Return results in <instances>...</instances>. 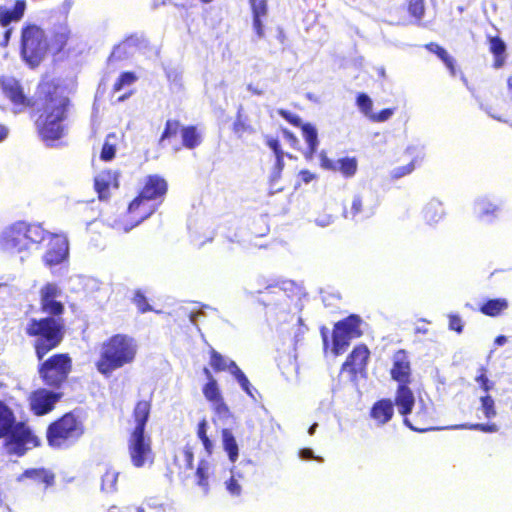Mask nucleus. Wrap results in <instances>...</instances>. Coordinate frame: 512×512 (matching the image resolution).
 I'll return each instance as SVG.
<instances>
[{
	"label": "nucleus",
	"mask_w": 512,
	"mask_h": 512,
	"mask_svg": "<svg viewBox=\"0 0 512 512\" xmlns=\"http://www.w3.org/2000/svg\"><path fill=\"white\" fill-rule=\"evenodd\" d=\"M66 90V86L55 78L42 79L37 85L39 106L35 110V127L39 138L48 146H52L65 134L63 122L72 105Z\"/></svg>",
	"instance_id": "obj_1"
},
{
	"label": "nucleus",
	"mask_w": 512,
	"mask_h": 512,
	"mask_svg": "<svg viewBox=\"0 0 512 512\" xmlns=\"http://www.w3.org/2000/svg\"><path fill=\"white\" fill-rule=\"evenodd\" d=\"M152 409V398L138 400L132 411L133 427L128 432L127 448L132 465L135 468L152 466L155 453L152 448L151 436L146 433Z\"/></svg>",
	"instance_id": "obj_2"
},
{
	"label": "nucleus",
	"mask_w": 512,
	"mask_h": 512,
	"mask_svg": "<svg viewBox=\"0 0 512 512\" xmlns=\"http://www.w3.org/2000/svg\"><path fill=\"white\" fill-rule=\"evenodd\" d=\"M0 439L8 455L24 456L40 445L39 438L24 422H17L14 412L0 400Z\"/></svg>",
	"instance_id": "obj_3"
},
{
	"label": "nucleus",
	"mask_w": 512,
	"mask_h": 512,
	"mask_svg": "<svg viewBox=\"0 0 512 512\" xmlns=\"http://www.w3.org/2000/svg\"><path fill=\"white\" fill-rule=\"evenodd\" d=\"M24 331L32 341L36 359L41 361L63 342L66 322L58 318L32 317L27 321Z\"/></svg>",
	"instance_id": "obj_4"
},
{
	"label": "nucleus",
	"mask_w": 512,
	"mask_h": 512,
	"mask_svg": "<svg viewBox=\"0 0 512 512\" xmlns=\"http://www.w3.org/2000/svg\"><path fill=\"white\" fill-rule=\"evenodd\" d=\"M135 340L126 334H115L101 344L95 367L104 377L134 362L137 355Z\"/></svg>",
	"instance_id": "obj_5"
},
{
	"label": "nucleus",
	"mask_w": 512,
	"mask_h": 512,
	"mask_svg": "<svg viewBox=\"0 0 512 512\" xmlns=\"http://www.w3.org/2000/svg\"><path fill=\"white\" fill-rule=\"evenodd\" d=\"M390 379L396 382L395 405L401 416L411 414L415 406V395L411 388L414 382L410 354L405 349L396 350L391 357Z\"/></svg>",
	"instance_id": "obj_6"
},
{
	"label": "nucleus",
	"mask_w": 512,
	"mask_h": 512,
	"mask_svg": "<svg viewBox=\"0 0 512 512\" xmlns=\"http://www.w3.org/2000/svg\"><path fill=\"white\" fill-rule=\"evenodd\" d=\"M50 50L46 31L34 22H25L20 29L19 53L32 69L38 67Z\"/></svg>",
	"instance_id": "obj_7"
},
{
	"label": "nucleus",
	"mask_w": 512,
	"mask_h": 512,
	"mask_svg": "<svg viewBox=\"0 0 512 512\" xmlns=\"http://www.w3.org/2000/svg\"><path fill=\"white\" fill-rule=\"evenodd\" d=\"M85 433V425L74 412L64 413L52 421L46 429V440L52 449L72 447Z\"/></svg>",
	"instance_id": "obj_8"
},
{
	"label": "nucleus",
	"mask_w": 512,
	"mask_h": 512,
	"mask_svg": "<svg viewBox=\"0 0 512 512\" xmlns=\"http://www.w3.org/2000/svg\"><path fill=\"white\" fill-rule=\"evenodd\" d=\"M73 361L68 353H55L39 361L37 372L42 383L52 390H60L72 372Z\"/></svg>",
	"instance_id": "obj_9"
},
{
	"label": "nucleus",
	"mask_w": 512,
	"mask_h": 512,
	"mask_svg": "<svg viewBox=\"0 0 512 512\" xmlns=\"http://www.w3.org/2000/svg\"><path fill=\"white\" fill-rule=\"evenodd\" d=\"M178 134L181 136V145L174 146V152H178L182 148L194 150L198 148L203 142V135L198 126H183L178 119H168L165 122L164 129L158 140V144L164 145L166 142H170L171 139L175 138Z\"/></svg>",
	"instance_id": "obj_10"
},
{
	"label": "nucleus",
	"mask_w": 512,
	"mask_h": 512,
	"mask_svg": "<svg viewBox=\"0 0 512 512\" xmlns=\"http://www.w3.org/2000/svg\"><path fill=\"white\" fill-rule=\"evenodd\" d=\"M361 324L362 319L357 314H350L334 324L332 331V352L334 355L338 356L344 353L351 340L363 335Z\"/></svg>",
	"instance_id": "obj_11"
},
{
	"label": "nucleus",
	"mask_w": 512,
	"mask_h": 512,
	"mask_svg": "<svg viewBox=\"0 0 512 512\" xmlns=\"http://www.w3.org/2000/svg\"><path fill=\"white\" fill-rule=\"evenodd\" d=\"M149 202V200L141 197L138 193L129 203L125 215L117 220L116 225L126 232L138 226L154 212V209L149 205Z\"/></svg>",
	"instance_id": "obj_12"
},
{
	"label": "nucleus",
	"mask_w": 512,
	"mask_h": 512,
	"mask_svg": "<svg viewBox=\"0 0 512 512\" xmlns=\"http://www.w3.org/2000/svg\"><path fill=\"white\" fill-rule=\"evenodd\" d=\"M370 358V350L364 343L354 346L341 366L342 372H347L351 381H357L359 377H365Z\"/></svg>",
	"instance_id": "obj_13"
},
{
	"label": "nucleus",
	"mask_w": 512,
	"mask_h": 512,
	"mask_svg": "<svg viewBox=\"0 0 512 512\" xmlns=\"http://www.w3.org/2000/svg\"><path fill=\"white\" fill-rule=\"evenodd\" d=\"M61 290L56 283H45L39 290L40 310L46 314L45 317L63 319L65 312L64 304L57 300Z\"/></svg>",
	"instance_id": "obj_14"
},
{
	"label": "nucleus",
	"mask_w": 512,
	"mask_h": 512,
	"mask_svg": "<svg viewBox=\"0 0 512 512\" xmlns=\"http://www.w3.org/2000/svg\"><path fill=\"white\" fill-rule=\"evenodd\" d=\"M63 393L50 388H38L29 396V406L32 413L36 416H43L55 408L57 402L61 400Z\"/></svg>",
	"instance_id": "obj_15"
},
{
	"label": "nucleus",
	"mask_w": 512,
	"mask_h": 512,
	"mask_svg": "<svg viewBox=\"0 0 512 512\" xmlns=\"http://www.w3.org/2000/svg\"><path fill=\"white\" fill-rule=\"evenodd\" d=\"M210 366L214 372L229 371L234 378L238 381L241 388L251 397H253L252 386L244 374V372L238 367L235 361L227 362L226 359L214 348H210Z\"/></svg>",
	"instance_id": "obj_16"
},
{
	"label": "nucleus",
	"mask_w": 512,
	"mask_h": 512,
	"mask_svg": "<svg viewBox=\"0 0 512 512\" xmlns=\"http://www.w3.org/2000/svg\"><path fill=\"white\" fill-rule=\"evenodd\" d=\"M26 222L18 221L7 227L0 238L2 247L6 250L21 252L27 249Z\"/></svg>",
	"instance_id": "obj_17"
},
{
	"label": "nucleus",
	"mask_w": 512,
	"mask_h": 512,
	"mask_svg": "<svg viewBox=\"0 0 512 512\" xmlns=\"http://www.w3.org/2000/svg\"><path fill=\"white\" fill-rule=\"evenodd\" d=\"M68 240L62 234H48L47 250L43 256L45 265L52 267L62 263L68 256Z\"/></svg>",
	"instance_id": "obj_18"
},
{
	"label": "nucleus",
	"mask_w": 512,
	"mask_h": 512,
	"mask_svg": "<svg viewBox=\"0 0 512 512\" xmlns=\"http://www.w3.org/2000/svg\"><path fill=\"white\" fill-rule=\"evenodd\" d=\"M203 374L207 378L206 384L202 387V393L207 401H209L213 410L219 415H226L229 413V408L224 401L222 393L219 389L216 379L213 377L209 368H203Z\"/></svg>",
	"instance_id": "obj_19"
},
{
	"label": "nucleus",
	"mask_w": 512,
	"mask_h": 512,
	"mask_svg": "<svg viewBox=\"0 0 512 512\" xmlns=\"http://www.w3.org/2000/svg\"><path fill=\"white\" fill-rule=\"evenodd\" d=\"M120 171L104 169L94 177V190L100 201H107L111 197V191L120 187Z\"/></svg>",
	"instance_id": "obj_20"
},
{
	"label": "nucleus",
	"mask_w": 512,
	"mask_h": 512,
	"mask_svg": "<svg viewBox=\"0 0 512 512\" xmlns=\"http://www.w3.org/2000/svg\"><path fill=\"white\" fill-rule=\"evenodd\" d=\"M265 143L275 155V162L271 168V172L268 178L269 185L272 192H279L283 190V187H277V183L281 179V175L285 166L284 152L282 150L280 141L277 138L266 137Z\"/></svg>",
	"instance_id": "obj_21"
},
{
	"label": "nucleus",
	"mask_w": 512,
	"mask_h": 512,
	"mask_svg": "<svg viewBox=\"0 0 512 512\" xmlns=\"http://www.w3.org/2000/svg\"><path fill=\"white\" fill-rule=\"evenodd\" d=\"M168 183L166 179L158 174L147 175L139 190L141 197L149 201H162L167 194Z\"/></svg>",
	"instance_id": "obj_22"
},
{
	"label": "nucleus",
	"mask_w": 512,
	"mask_h": 512,
	"mask_svg": "<svg viewBox=\"0 0 512 512\" xmlns=\"http://www.w3.org/2000/svg\"><path fill=\"white\" fill-rule=\"evenodd\" d=\"M320 166L331 172H340L345 178L353 177L358 169V162L355 157H343L334 161L330 159L326 152L322 151L319 155Z\"/></svg>",
	"instance_id": "obj_23"
},
{
	"label": "nucleus",
	"mask_w": 512,
	"mask_h": 512,
	"mask_svg": "<svg viewBox=\"0 0 512 512\" xmlns=\"http://www.w3.org/2000/svg\"><path fill=\"white\" fill-rule=\"evenodd\" d=\"M55 474L46 468H30L24 470L18 477V482H28L27 485L41 487L46 490L55 484Z\"/></svg>",
	"instance_id": "obj_24"
},
{
	"label": "nucleus",
	"mask_w": 512,
	"mask_h": 512,
	"mask_svg": "<svg viewBox=\"0 0 512 512\" xmlns=\"http://www.w3.org/2000/svg\"><path fill=\"white\" fill-rule=\"evenodd\" d=\"M0 85L4 96L9 99L14 106L26 108L35 105L34 101L26 97L20 82L16 79L10 78L2 80Z\"/></svg>",
	"instance_id": "obj_25"
},
{
	"label": "nucleus",
	"mask_w": 512,
	"mask_h": 512,
	"mask_svg": "<svg viewBox=\"0 0 512 512\" xmlns=\"http://www.w3.org/2000/svg\"><path fill=\"white\" fill-rule=\"evenodd\" d=\"M394 405L395 400L392 401L390 398L379 399L372 405L369 415L377 425H385L394 416Z\"/></svg>",
	"instance_id": "obj_26"
},
{
	"label": "nucleus",
	"mask_w": 512,
	"mask_h": 512,
	"mask_svg": "<svg viewBox=\"0 0 512 512\" xmlns=\"http://www.w3.org/2000/svg\"><path fill=\"white\" fill-rule=\"evenodd\" d=\"M410 414H406L403 417V423L409 427L413 431L417 432H427L430 430H434L431 424V413L425 405H422L414 414L413 420L411 421L408 416Z\"/></svg>",
	"instance_id": "obj_27"
},
{
	"label": "nucleus",
	"mask_w": 512,
	"mask_h": 512,
	"mask_svg": "<svg viewBox=\"0 0 512 512\" xmlns=\"http://www.w3.org/2000/svg\"><path fill=\"white\" fill-rule=\"evenodd\" d=\"M71 38L72 32L66 23L56 25L53 28L51 39L49 41L52 54L56 55L64 51Z\"/></svg>",
	"instance_id": "obj_28"
},
{
	"label": "nucleus",
	"mask_w": 512,
	"mask_h": 512,
	"mask_svg": "<svg viewBox=\"0 0 512 512\" xmlns=\"http://www.w3.org/2000/svg\"><path fill=\"white\" fill-rule=\"evenodd\" d=\"M27 3L25 0H16L12 8L0 6V26L7 28L13 22H19L25 15Z\"/></svg>",
	"instance_id": "obj_29"
},
{
	"label": "nucleus",
	"mask_w": 512,
	"mask_h": 512,
	"mask_svg": "<svg viewBox=\"0 0 512 512\" xmlns=\"http://www.w3.org/2000/svg\"><path fill=\"white\" fill-rule=\"evenodd\" d=\"M193 463V447L186 444L184 448L175 453L173 458V466L175 470L171 469V473H176L178 476H181L193 468Z\"/></svg>",
	"instance_id": "obj_30"
},
{
	"label": "nucleus",
	"mask_w": 512,
	"mask_h": 512,
	"mask_svg": "<svg viewBox=\"0 0 512 512\" xmlns=\"http://www.w3.org/2000/svg\"><path fill=\"white\" fill-rule=\"evenodd\" d=\"M231 130L238 139L243 138L244 135L255 133V128L253 127L251 120L241 105L237 109Z\"/></svg>",
	"instance_id": "obj_31"
},
{
	"label": "nucleus",
	"mask_w": 512,
	"mask_h": 512,
	"mask_svg": "<svg viewBox=\"0 0 512 512\" xmlns=\"http://www.w3.org/2000/svg\"><path fill=\"white\" fill-rule=\"evenodd\" d=\"M252 12L253 28L259 38L264 36L262 18L268 14L267 0H249Z\"/></svg>",
	"instance_id": "obj_32"
},
{
	"label": "nucleus",
	"mask_w": 512,
	"mask_h": 512,
	"mask_svg": "<svg viewBox=\"0 0 512 512\" xmlns=\"http://www.w3.org/2000/svg\"><path fill=\"white\" fill-rule=\"evenodd\" d=\"M489 51L493 55L492 66L495 69L502 68L507 59L506 44L499 36H488Z\"/></svg>",
	"instance_id": "obj_33"
},
{
	"label": "nucleus",
	"mask_w": 512,
	"mask_h": 512,
	"mask_svg": "<svg viewBox=\"0 0 512 512\" xmlns=\"http://www.w3.org/2000/svg\"><path fill=\"white\" fill-rule=\"evenodd\" d=\"M424 48L430 53L435 54L445 65L449 74L454 77L457 75L456 60L448 53V51L436 42H429Z\"/></svg>",
	"instance_id": "obj_34"
},
{
	"label": "nucleus",
	"mask_w": 512,
	"mask_h": 512,
	"mask_svg": "<svg viewBox=\"0 0 512 512\" xmlns=\"http://www.w3.org/2000/svg\"><path fill=\"white\" fill-rule=\"evenodd\" d=\"M509 308V302L506 298H492L485 300L480 306L479 311L488 317H498Z\"/></svg>",
	"instance_id": "obj_35"
},
{
	"label": "nucleus",
	"mask_w": 512,
	"mask_h": 512,
	"mask_svg": "<svg viewBox=\"0 0 512 512\" xmlns=\"http://www.w3.org/2000/svg\"><path fill=\"white\" fill-rule=\"evenodd\" d=\"M301 131L302 136L307 144L304 155L306 159L310 160L313 158L319 145L317 129L311 123H304V125L301 127Z\"/></svg>",
	"instance_id": "obj_36"
},
{
	"label": "nucleus",
	"mask_w": 512,
	"mask_h": 512,
	"mask_svg": "<svg viewBox=\"0 0 512 512\" xmlns=\"http://www.w3.org/2000/svg\"><path fill=\"white\" fill-rule=\"evenodd\" d=\"M223 449L228 454L230 462L235 463L239 457V448L237 441L230 429H222Z\"/></svg>",
	"instance_id": "obj_37"
},
{
	"label": "nucleus",
	"mask_w": 512,
	"mask_h": 512,
	"mask_svg": "<svg viewBox=\"0 0 512 512\" xmlns=\"http://www.w3.org/2000/svg\"><path fill=\"white\" fill-rule=\"evenodd\" d=\"M424 219L427 223H437L445 215L444 208L441 202L437 200H431L424 207L423 210Z\"/></svg>",
	"instance_id": "obj_38"
},
{
	"label": "nucleus",
	"mask_w": 512,
	"mask_h": 512,
	"mask_svg": "<svg viewBox=\"0 0 512 512\" xmlns=\"http://www.w3.org/2000/svg\"><path fill=\"white\" fill-rule=\"evenodd\" d=\"M117 135L115 133H109L104 140V143L100 152V159L104 162L113 160L116 156L117 151Z\"/></svg>",
	"instance_id": "obj_39"
},
{
	"label": "nucleus",
	"mask_w": 512,
	"mask_h": 512,
	"mask_svg": "<svg viewBox=\"0 0 512 512\" xmlns=\"http://www.w3.org/2000/svg\"><path fill=\"white\" fill-rule=\"evenodd\" d=\"M195 474L197 478V485L203 489L205 494H207L209 492L208 479L211 474L210 463L205 459H201L198 462Z\"/></svg>",
	"instance_id": "obj_40"
},
{
	"label": "nucleus",
	"mask_w": 512,
	"mask_h": 512,
	"mask_svg": "<svg viewBox=\"0 0 512 512\" xmlns=\"http://www.w3.org/2000/svg\"><path fill=\"white\" fill-rule=\"evenodd\" d=\"M119 473L109 468L105 471L101 478V491L106 494H112L117 490Z\"/></svg>",
	"instance_id": "obj_41"
},
{
	"label": "nucleus",
	"mask_w": 512,
	"mask_h": 512,
	"mask_svg": "<svg viewBox=\"0 0 512 512\" xmlns=\"http://www.w3.org/2000/svg\"><path fill=\"white\" fill-rule=\"evenodd\" d=\"M456 430H474L483 433H496L499 430V426L494 422L487 423H464L457 424L451 427Z\"/></svg>",
	"instance_id": "obj_42"
},
{
	"label": "nucleus",
	"mask_w": 512,
	"mask_h": 512,
	"mask_svg": "<svg viewBox=\"0 0 512 512\" xmlns=\"http://www.w3.org/2000/svg\"><path fill=\"white\" fill-rule=\"evenodd\" d=\"M25 231V237L27 238V249L30 247V245L40 243L45 240L46 232L39 224L26 223Z\"/></svg>",
	"instance_id": "obj_43"
},
{
	"label": "nucleus",
	"mask_w": 512,
	"mask_h": 512,
	"mask_svg": "<svg viewBox=\"0 0 512 512\" xmlns=\"http://www.w3.org/2000/svg\"><path fill=\"white\" fill-rule=\"evenodd\" d=\"M208 423L204 418L199 421L196 429V434L199 440L202 442L204 449L208 455H211L213 452V442L208 436Z\"/></svg>",
	"instance_id": "obj_44"
},
{
	"label": "nucleus",
	"mask_w": 512,
	"mask_h": 512,
	"mask_svg": "<svg viewBox=\"0 0 512 512\" xmlns=\"http://www.w3.org/2000/svg\"><path fill=\"white\" fill-rule=\"evenodd\" d=\"M137 81V76L132 71H126L119 75L112 86V92L116 93L121 91L124 87L130 86Z\"/></svg>",
	"instance_id": "obj_45"
},
{
	"label": "nucleus",
	"mask_w": 512,
	"mask_h": 512,
	"mask_svg": "<svg viewBox=\"0 0 512 512\" xmlns=\"http://www.w3.org/2000/svg\"><path fill=\"white\" fill-rule=\"evenodd\" d=\"M480 409L488 420L497 416L495 401L489 394L480 397Z\"/></svg>",
	"instance_id": "obj_46"
},
{
	"label": "nucleus",
	"mask_w": 512,
	"mask_h": 512,
	"mask_svg": "<svg viewBox=\"0 0 512 512\" xmlns=\"http://www.w3.org/2000/svg\"><path fill=\"white\" fill-rule=\"evenodd\" d=\"M407 11L416 20H421L425 13V0H408Z\"/></svg>",
	"instance_id": "obj_47"
},
{
	"label": "nucleus",
	"mask_w": 512,
	"mask_h": 512,
	"mask_svg": "<svg viewBox=\"0 0 512 512\" xmlns=\"http://www.w3.org/2000/svg\"><path fill=\"white\" fill-rule=\"evenodd\" d=\"M260 294L263 295V297L260 299V302L267 306V305H270L272 303L276 304L278 302L279 299H276V300H273L270 299V295H277V296H284V290L279 287L278 285H271V286H268L265 288L264 291H261Z\"/></svg>",
	"instance_id": "obj_48"
},
{
	"label": "nucleus",
	"mask_w": 512,
	"mask_h": 512,
	"mask_svg": "<svg viewBox=\"0 0 512 512\" xmlns=\"http://www.w3.org/2000/svg\"><path fill=\"white\" fill-rule=\"evenodd\" d=\"M488 370L485 366H481L478 369V374L475 377V381L479 384L480 388L488 394L492 390L494 383L488 378Z\"/></svg>",
	"instance_id": "obj_49"
},
{
	"label": "nucleus",
	"mask_w": 512,
	"mask_h": 512,
	"mask_svg": "<svg viewBox=\"0 0 512 512\" xmlns=\"http://www.w3.org/2000/svg\"><path fill=\"white\" fill-rule=\"evenodd\" d=\"M132 301L136 305L139 313L143 314L152 311V307L141 290H135Z\"/></svg>",
	"instance_id": "obj_50"
},
{
	"label": "nucleus",
	"mask_w": 512,
	"mask_h": 512,
	"mask_svg": "<svg viewBox=\"0 0 512 512\" xmlns=\"http://www.w3.org/2000/svg\"><path fill=\"white\" fill-rule=\"evenodd\" d=\"M356 104L358 105L360 111L370 118L372 112V100L365 93H359L356 98Z\"/></svg>",
	"instance_id": "obj_51"
},
{
	"label": "nucleus",
	"mask_w": 512,
	"mask_h": 512,
	"mask_svg": "<svg viewBox=\"0 0 512 512\" xmlns=\"http://www.w3.org/2000/svg\"><path fill=\"white\" fill-rule=\"evenodd\" d=\"M362 212H363L362 197L359 195H356L353 197L350 210L345 211V216L353 219Z\"/></svg>",
	"instance_id": "obj_52"
},
{
	"label": "nucleus",
	"mask_w": 512,
	"mask_h": 512,
	"mask_svg": "<svg viewBox=\"0 0 512 512\" xmlns=\"http://www.w3.org/2000/svg\"><path fill=\"white\" fill-rule=\"evenodd\" d=\"M277 113L283 118L285 119L288 123H290L291 125L295 126V127H299L301 128L304 123H302V120L301 118L295 114V113H292L288 110H285V109H279L277 111Z\"/></svg>",
	"instance_id": "obj_53"
},
{
	"label": "nucleus",
	"mask_w": 512,
	"mask_h": 512,
	"mask_svg": "<svg viewBox=\"0 0 512 512\" xmlns=\"http://www.w3.org/2000/svg\"><path fill=\"white\" fill-rule=\"evenodd\" d=\"M394 110L393 108L382 109L378 113H372L369 119L373 122H384L394 114Z\"/></svg>",
	"instance_id": "obj_54"
},
{
	"label": "nucleus",
	"mask_w": 512,
	"mask_h": 512,
	"mask_svg": "<svg viewBox=\"0 0 512 512\" xmlns=\"http://www.w3.org/2000/svg\"><path fill=\"white\" fill-rule=\"evenodd\" d=\"M414 168H415V161L413 160L405 166H400V167L395 168L392 171V177L394 179L401 178L405 175L410 174L414 170Z\"/></svg>",
	"instance_id": "obj_55"
},
{
	"label": "nucleus",
	"mask_w": 512,
	"mask_h": 512,
	"mask_svg": "<svg viewBox=\"0 0 512 512\" xmlns=\"http://www.w3.org/2000/svg\"><path fill=\"white\" fill-rule=\"evenodd\" d=\"M448 319L449 329L456 331L458 334L462 333L464 325L461 317L457 314H450Z\"/></svg>",
	"instance_id": "obj_56"
},
{
	"label": "nucleus",
	"mask_w": 512,
	"mask_h": 512,
	"mask_svg": "<svg viewBox=\"0 0 512 512\" xmlns=\"http://www.w3.org/2000/svg\"><path fill=\"white\" fill-rule=\"evenodd\" d=\"M225 484H226V489L229 491V493L231 495L239 496L241 494V491H242L241 485L239 484L238 480L234 476H231L226 481Z\"/></svg>",
	"instance_id": "obj_57"
},
{
	"label": "nucleus",
	"mask_w": 512,
	"mask_h": 512,
	"mask_svg": "<svg viewBox=\"0 0 512 512\" xmlns=\"http://www.w3.org/2000/svg\"><path fill=\"white\" fill-rule=\"evenodd\" d=\"M299 177L303 183L308 184L316 178V175L311 171L304 169L299 172Z\"/></svg>",
	"instance_id": "obj_58"
},
{
	"label": "nucleus",
	"mask_w": 512,
	"mask_h": 512,
	"mask_svg": "<svg viewBox=\"0 0 512 512\" xmlns=\"http://www.w3.org/2000/svg\"><path fill=\"white\" fill-rule=\"evenodd\" d=\"M283 136L290 142L291 145L298 143L297 137L288 129H282Z\"/></svg>",
	"instance_id": "obj_59"
},
{
	"label": "nucleus",
	"mask_w": 512,
	"mask_h": 512,
	"mask_svg": "<svg viewBox=\"0 0 512 512\" xmlns=\"http://www.w3.org/2000/svg\"><path fill=\"white\" fill-rule=\"evenodd\" d=\"M300 456L306 460L314 459L313 451L308 448L300 450Z\"/></svg>",
	"instance_id": "obj_60"
},
{
	"label": "nucleus",
	"mask_w": 512,
	"mask_h": 512,
	"mask_svg": "<svg viewBox=\"0 0 512 512\" xmlns=\"http://www.w3.org/2000/svg\"><path fill=\"white\" fill-rule=\"evenodd\" d=\"M9 134V129L2 123H0V142L4 141Z\"/></svg>",
	"instance_id": "obj_61"
},
{
	"label": "nucleus",
	"mask_w": 512,
	"mask_h": 512,
	"mask_svg": "<svg viewBox=\"0 0 512 512\" xmlns=\"http://www.w3.org/2000/svg\"><path fill=\"white\" fill-rule=\"evenodd\" d=\"M11 35H12V28H7L5 30L4 36H3L5 45L9 42Z\"/></svg>",
	"instance_id": "obj_62"
},
{
	"label": "nucleus",
	"mask_w": 512,
	"mask_h": 512,
	"mask_svg": "<svg viewBox=\"0 0 512 512\" xmlns=\"http://www.w3.org/2000/svg\"><path fill=\"white\" fill-rule=\"evenodd\" d=\"M507 342V337L504 335H499L495 338V344L504 345Z\"/></svg>",
	"instance_id": "obj_63"
},
{
	"label": "nucleus",
	"mask_w": 512,
	"mask_h": 512,
	"mask_svg": "<svg viewBox=\"0 0 512 512\" xmlns=\"http://www.w3.org/2000/svg\"><path fill=\"white\" fill-rule=\"evenodd\" d=\"M507 87H508V91H509L511 99H512V77L508 78V80H507Z\"/></svg>",
	"instance_id": "obj_64"
}]
</instances>
